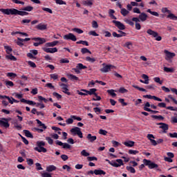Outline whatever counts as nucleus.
<instances>
[{"mask_svg":"<svg viewBox=\"0 0 177 177\" xmlns=\"http://www.w3.org/2000/svg\"><path fill=\"white\" fill-rule=\"evenodd\" d=\"M105 161L106 162H109L110 165L112 167H114L115 168H118V167H121V165H124V162L122 161V159H117L116 160H112L110 161L109 159H106Z\"/></svg>","mask_w":177,"mask_h":177,"instance_id":"f257e3e1","label":"nucleus"},{"mask_svg":"<svg viewBox=\"0 0 177 177\" xmlns=\"http://www.w3.org/2000/svg\"><path fill=\"white\" fill-rule=\"evenodd\" d=\"M71 133L73 135V136H75L77 135L80 139H82L84 138V136L82 135V131H81V128L80 127H75L71 129Z\"/></svg>","mask_w":177,"mask_h":177,"instance_id":"f03ea898","label":"nucleus"},{"mask_svg":"<svg viewBox=\"0 0 177 177\" xmlns=\"http://www.w3.org/2000/svg\"><path fill=\"white\" fill-rule=\"evenodd\" d=\"M147 33H148L149 35L153 37V38H155L156 41H161V39H162V37H161V36H158V32L151 29H148L147 30Z\"/></svg>","mask_w":177,"mask_h":177,"instance_id":"7ed1b4c3","label":"nucleus"},{"mask_svg":"<svg viewBox=\"0 0 177 177\" xmlns=\"http://www.w3.org/2000/svg\"><path fill=\"white\" fill-rule=\"evenodd\" d=\"M143 162L145 165H147L149 169H154V168H158V165L151 162V160H149L147 159L143 160Z\"/></svg>","mask_w":177,"mask_h":177,"instance_id":"20e7f679","label":"nucleus"},{"mask_svg":"<svg viewBox=\"0 0 177 177\" xmlns=\"http://www.w3.org/2000/svg\"><path fill=\"white\" fill-rule=\"evenodd\" d=\"M85 68H88V67H86V66H84V64L80 63V64H77L75 68H72V70L73 71H75V73H76V74H80L81 70H85Z\"/></svg>","mask_w":177,"mask_h":177,"instance_id":"39448f33","label":"nucleus"},{"mask_svg":"<svg viewBox=\"0 0 177 177\" xmlns=\"http://www.w3.org/2000/svg\"><path fill=\"white\" fill-rule=\"evenodd\" d=\"M0 12L4 13V15H16V8H11V9H0Z\"/></svg>","mask_w":177,"mask_h":177,"instance_id":"423d86ee","label":"nucleus"},{"mask_svg":"<svg viewBox=\"0 0 177 177\" xmlns=\"http://www.w3.org/2000/svg\"><path fill=\"white\" fill-rule=\"evenodd\" d=\"M64 39L71 40L73 41V42H75V41H77V37H75V35H74L73 33H68L64 35Z\"/></svg>","mask_w":177,"mask_h":177,"instance_id":"0eeeda50","label":"nucleus"},{"mask_svg":"<svg viewBox=\"0 0 177 177\" xmlns=\"http://www.w3.org/2000/svg\"><path fill=\"white\" fill-rule=\"evenodd\" d=\"M112 23L115 24V27H117L119 30H125V25L124 24L121 23L120 21H112Z\"/></svg>","mask_w":177,"mask_h":177,"instance_id":"6e6552de","label":"nucleus"},{"mask_svg":"<svg viewBox=\"0 0 177 177\" xmlns=\"http://www.w3.org/2000/svg\"><path fill=\"white\" fill-rule=\"evenodd\" d=\"M164 53L166 55L165 59L167 60H171V59H173V57H175L176 56L175 53H171L168 51V50H165Z\"/></svg>","mask_w":177,"mask_h":177,"instance_id":"1a4fd4ad","label":"nucleus"},{"mask_svg":"<svg viewBox=\"0 0 177 177\" xmlns=\"http://www.w3.org/2000/svg\"><path fill=\"white\" fill-rule=\"evenodd\" d=\"M42 50L46 53H56L57 52V48L56 47L53 48L43 47Z\"/></svg>","mask_w":177,"mask_h":177,"instance_id":"9d476101","label":"nucleus"},{"mask_svg":"<svg viewBox=\"0 0 177 177\" xmlns=\"http://www.w3.org/2000/svg\"><path fill=\"white\" fill-rule=\"evenodd\" d=\"M56 145L58 146H63L62 149H71V145H68V143H63L59 140L56 141Z\"/></svg>","mask_w":177,"mask_h":177,"instance_id":"9b49d317","label":"nucleus"},{"mask_svg":"<svg viewBox=\"0 0 177 177\" xmlns=\"http://www.w3.org/2000/svg\"><path fill=\"white\" fill-rule=\"evenodd\" d=\"M114 67H115V66H113V65H106L100 69V72L101 73H109V71H110V69L114 68Z\"/></svg>","mask_w":177,"mask_h":177,"instance_id":"f8f14e48","label":"nucleus"},{"mask_svg":"<svg viewBox=\"0 0 177 177\" xmlns=\"http://www.w3.org/2000/svg\"><path fill=\"white\" fill-rule=\"evenodd\" d=\"M20 101L21 103H26V104H29V106H35L36 104V102H35L34 101L27 100L24 98H21Z\"/></svg>","mask_w":177,"mask_h":177,"instance_id":"ddd939ff","label":"nucleus"},{"mask_svg":"<svg viewBox=\"0 0 177 177\" xmlns=\"http://www.w3.org/2000/svg\"><path fill=\"white\" fill-rule=\"evenodd\" d=\"M86 139L90 142V143H93V142L97 139V137H96V136H92V134L88 133L86 136Z\"/></svg>","mask_w":177,"mask_h":177,"instance_id":"4468645a","label":"nucleus"},{"mask_svg":"<svg viewBox=\"0 0 177 177\" xmlns=\"http://www.w3.org/2000/svg\"><path fill=\"white\" fill-rule=\"evenodd\" d=\"M34 150H35V151H38V153H46V151H48L46 148L44 147H36L34 148Z\"/></svg>","mask_w":177,"mask_h":177,"instance_id":"2eb2a0df","label":"nucleus"},{"mask_svg":"<svg viewBox=\"0 0 177 177\" xmlns=\"http://www.w3.org/2000/svg\"><path fill=\"white\" fill-rule=\"evenodd\" d=\"M3 120H4V121L0 120V125H1L2 127H4V128H9L10 124H9V122H8V119L3 118Z\"/></svg>","mask_w":177,"mask_h":177,"instance_id":"dca6fc26","label":"nucleus"},{"mask_svg":"<svg viewBox=\"0 0 177 177\" xmlns=\"http://www.w3.org/2000/svg\"><path fill=\"white\" fill-rule=\"evenodd\" d=\"M32 39L33 41H36V42H38L39 41V44L40 45H42V44H45V42H46V40L45 39V38H42V37H34Z\"/></svg>","mask_w":177,"mask_h":177,"instance_id":"f3484780","label":"nucleus"},{"mask_svg":"<svg viewBox=\"0 0 177 177\" xmlns=\"http://www.w3.org/2000/svg\"><path fill=\"white\" fill-rule=\"evenodd\" d=\"M140 21H146L147 20V15L145 12H140L139 15Z\"/></svg>","mask_w":177,"mask_h":177,"instance_id":"a211bd4d","label":"nucleus"},{"mask_svg":"<svg viewBox=\"0 0 177 177\" xmlns=\"http://www.w3.org/2000/svg\"><path fill=\"white\" fill-rule=\"evenodd\" d=\"M36 28L37 30H40L41 31H44V30H46L48 28V26L44 24H39L37 26Z\"/></svg>","mask_w":177,"mask_h":177,"instance_id":"6ab92c4d","label":"nucleus"},{"mask_svg":"<svg viewBox=\"0 0 177 177\" xmlns=\"http://www.w3.org/2000/svg\"><path fill=\"white\" fill-rule=\"evenodd\" d=\"M68 78L71 80V81H80V78L78 77L73 75V74H67Z\"/></svg>","mask_w":177,"mask_h":177,"instance_id":"aec40b11","label":"nucleus"},{"mask_svg":"<svg viewBox=\"0 0 177 177\" xmlns=\"http://www.w3.org/2000/svg\"><path fill=\"white\" fill-rule=\"evenodd\" d=\"M19 15V16H27L28 15V12H26V11H20L17 9H15V15Z\"/></svg>","mask_w":177,"mask_h":177,"instance_id":"412c9836","label":"nucleus"},{"mask_svg":"<svg viewBox=\"0 0 177 177\" xmlns=\"http://www.w3.org/2000/svg\"><path fill=\"white\" fill-rule=\"evenodd\" d=\"M57 44H59V41H52V42L46 43L45 46L47 48L48 47L53 48V46H56V45H57Z\"/></svg>","mask_w":177,"mask_h":177,"instance_id":"4be33fe9","label":"nucleus"},{"mask_svg":"<svg viewBox=\"0 0 177 177\" xmlns=\"http://www.w3.org/2000/svg\"><path fill=\"white\" fill-rule=\"evenodd\" d=\"M159 128L163 130L164 133H167V131L169 129V126L168 124L163 123L161 126L159 127Z\"/></svg>","mask_w":177,"mask_h":177,"instance_id":"5701e85b","label":"nucleus"},{"mask_svg":"<svg viewBox=\"0 0 177 177\" xmlns=\"http://www.w3.org/2000/svg\"><path fill=\"white\" fill-rule=\"evenodd\" d=\"M24 133H25V136H26V138H30V139L34 138L32 133H31V132H30L28 130H24Z\"/></svg>","mask_w":177,"mask_h":177,"instance_id":"b1692460","label":"nucleus"},{"mask_svg":"<svg viewBox=\"0 0 177 177\" xmlns=\"http://www.w3.org/2000/svg\"><path fill=\"white\" fill-rule=\"evenodd\" d=\"M147 99H153V100H156L157 102H162L161 98L158 97L156 95H148Z\"/></svg>","mask_w":177,"mask_h":177,"instance_id":"393cba45","label":"nucleus"},{"mask_svg":"<svg viewBox=\"0 0 177 177\" xmlns=\"http://www.w3.org/2000/svg\"><path fill=\"white\" fill-rule=\"evenodd\" d=\"M94 174L95 175H106V171L102 169H95Z\"/></svg>","mask_w":177,"mask_h":177,"instance_id":"a878e982","label":"nucleus"},{"mask_svg":"<svg viewBox=\"0 0 177 177\" xmlns=\"http://www.w3.org/2000/svg\"><path fill=\"white\" fill-rule=\"evenodd\" d=\"M124 146H127V147H133V146L135 145V142L133 141L124 142Z\"/></svg>","mask_w":177,"mask_h":177,"instance_id":"bb28decb","label":"nucleus"},{"mask_svg":"<svg viewBox=\"0 0 177 177\" xmlns=\"http://www.w3.org/2000/svg\"><path fill=\"white\" fill-rule=\"evenodd\" d=\"M83 5L86 6H92L93 5V0L83 1Z\"/></svg>","mask_w":177,"mask_h":177,"instance_id":"cd10ccee","label":"nucleus"},{"mask_svg":"<svg viewBox=\"0 0 177 177\" xmlns=\"http://www.w3.org/2000/svg\"><path fill=\"white\" fill-rule=\"evenodd\" d=\"M47 172H52V171H56V166L50 165L46 167Z\"/></svg>","mask_w":177,"mask_h":177,"instance_id":"c85d7f7f","label":"nucleus"},{"mask_svg":"<svg viewBox=\"0 0 177 177\" xmlns=\"http://www.w3.org/2000/svg\"><path fill=\"white\" fill-rule=\"evenodd\" d=\"M114 13H115V11L114 10H109V15L111 19H113L114 20H117V17L114 16Z\"/></svg>","mask_w":177,"mask_h":177,"instance_id":"c756f323","label":"nucleus"},{"mask_svg":"<svg viewBox=\"0 0 177 177\" xmlns=\"http://www.w3.org/2000/svg\"><path fill=\"white\" fill-rule=\"evenodd\" d=\"M23 42H24L23 39L18 37L16 44L19 46L21 47V46H24V43H23Z\"/></svg>","mask_w":177,"mask_h":177,"instance_id":"7c9ffc66","label":"nucleus"},{"mask_svg":"<svg viewBox=\"0 0 177 177\" xmlns=\"http://www.w3.org/2000/svg\"><path fill=\"white\" fill-rule=\"evenodd\" d=\"M6 59H8V60H12V62H16V60H17V58H16V57H15L13 55H6Z\"/></svg>","mask_w":177,"mask_h":177,"instance_id":"2f4dec72","label":"nucleus"},{"mask_svg":"<svg viewBox=\"0 0 177 177\" xmlns=\"http://www.w3.org/2000/svg\"><path fill=\"white\" fill-rule=\"evenodd\" d=\"M33 10H34V7L30 6H28L24 7V8H22V10H24L25 12H31Z\"/></svg>","mask_w":177,"mask_h":177,"instance_id":"473e14b6","label":"nucleus"},{"mask_svg":"<svg viewBox=\"0 0 177 177\" xmlns=\"http://www.w3.org/2000/svg\"><path fill=\"white\" fill-rule=\"evenodd\" d=\"M16 34H20V35H24V37H28V34H27V32H19V31L12 32L11 33V35H16Z\"/></svg>","mask_w":177,"mask_h":177,"instance_id":"72a5a7b5","label":"nucleus"},{"mask_svg":"<svg viewBox=\"0 0 177 177\" xmlns=\"http://www.w3.org/2000/svg\"><path fill=\"white\" fill-rule=\"evenodd\" d=\"M97 91V89L96 88H91L89 91H86L87 95H95L96 91Z\"/></svg>","mask_w":177,"mask_h":177,"instance_id":"f704fd0d","label":"nucleus"},{"mask_svg":"<svg viewBox=\"0 0 177 177\" xmlns=\"http://www.w3.org/2000/svg\"><path fill=\"white\" fill-rule=\"evenodd\" d=\"M37 123L38 124L39 127H41L43 128V129H46V125H45V124L42 123V122H41V120L37 119L36 120Z\"/></svg>","mask_w":177,"mask_h":177,"instance_id":"c9c22d12","label":"nucleus"},{"mask_svg":"<svg viewBox=\"0 0 177 177\" xmlns=\"http://www.w3.org/2000/svg\"><path fill=\"white\" fill-rule=\"evenodd\" d=\"M147 12L148 13H150V15H152V16H156V17H158L160 16V15L158 14V12H154V11H151V10H150V9H148V10H147Z\"/></svg>","mask_w":177,"mask_h":177,"instance_id":"e433bc0d","label":"nucleus"},{"mask_svg":"<svg viewBox=\"0 0 177 177\" xmlns=\"http://www.w3.org/2000/svg\"><path fill=\"white\" fill-rule=\"evenodd\" d=\"M120 13H121V15H122V16L125 17V16H127V15L129 14V11H128V10H127L125 8H122Z\"/></svg>","mask_w":177,"mask_h":177,"instance_id":"4c0bfd02","label":"nucleus"},{"mask_svg":"<svg viewBox=\"0 0 177 177\" xmlns=\"http://www.w3.org/2000/svg\"><path fill=\"white\" fill-rule=\"evenodd\" d=\"M4 49H6V52L8 53V55H10V52L13 50V49H12V48L9 46H5Z\"/></svg>","mask_w":177,"mask_h":177,"instance_id":"58836bf2","label":"nucleus"},{"mask_svg":"<svg viewBox=\"0 0 177 177\" xmlns=\"http://www.w3.org/2000/svg\"><path fill=\"white\" fill-rule=\"evenodd\" d=\"M167 18L171 19V20H177V17L171 12L167 15Z\"/></svg>","mask_w":177,"mask_h":177,"instance_id":"ea45409f","label":"nucleus"},{"mask_svg":"<svg viewBox=\"0 0 177 177\" xmlns=\"http://www.w3.org/2000/svg\"><path fill=\"white\" fill-rule=\"evenodd\" d=\"M59 86L62 87V89L64 90L66 89V91H68V86L64 83H59Z\"/></svg>","mask_w":177,"mask_h":177,"instance_id":"a19ab883","label":"nucleus"},{"mask_svg":"<svg viewBox=\"0 0 177 177\" xmlns=\"http://www.w3.org/2000/svg\"><path fill=\"white\" fill-rule=\"evenodd\" d=\"M143 109L145 111H149V113H152V114H157L158 113V111H153L150 108L144 107Z\"/></svg>","mask_w":177,"mask_h":177,"instance_id":"79ce46f5","label":"nucleus"},{"mask_svg":"<svg viewBox=\"0 0 177 177\" xmlns=\"http://www.w3.org/2000/svg\"><path fill=\"white\" fill-rule=\"evenodd\" d=\"M126 169H127V171H129L131 174H135V172H136V171L135 170V168H133V167H131V166H127L126 167Z\"/></svg>","mask_w":177,"mask_h":177,"instance_id":"37998d69","label":"nucleus"},{"mask_svg":"<svg viewBox=\"0 0 177 177\" xmlns=\"http://www.w3.org/2000/svg\"><path fill=\"white\" fill-rule=\"evenodd\" d=\"M81 52L83 55H85V53H90V55L92 54V53L91 52V50H89L88 48H83L81 49Z\"/></svg>","mask_w":177,"mask_h":177,"instance_id":"c03bdc74","label":"nucleus"},{"mask_svg":"<svg viewBox=\"0 0 177 177\" xmlns=\"http://www.w3.org/2000/svg\"><path fill=\"white\" fill-rule=\"evenodd\" d=\"M114 92L115 91L113 89L107 90V93H109L112 97H115V96H117V94Z\"/></svg>","mask_w":177,"mask_h":177,"instance_id":"a18cd8bd","label":"nucleus"},{"mask_svg":"<svg viewBox=\"0 0 177 177\" xmlns=\"http://www.w3.org/2000/svg\"><path fill=\"white\" fill-rule=\"evenodd\" d=\"M164 71H165V73H174V71H175V70L172 68H168L167 66L164 67Z\"/></svg>","mask_w":177,"mask_h":177,"instance_id":"49530a36","label":"nucleus"},{"mask_svg":"<svg viewBox=\"0 0 177 177\" xmlns=\"http://www.w3.org/2000/svg\"><path fill=\"white\" fill-rule=\"evenodd\" d=\"M142 77L144 80H145L144 81V84H149V76H147V75H146V74H142Z\"/></svg>","mask_w":177,"mask_h":177,"instance_id":"de8ad7c7","label":"nucleus"},{"mask_svg":"<svg viewBox=\"0 0 177 177\" xmlns=\"http://www.w3.org/2000/svg\"><path fill=\"white\" fill-rule=\"evenodd\" d=\"M151 118H154L155 120H164V117L162 115H152Z\"/></svg>","mask_w":177,"mask_h":177,"instance_id":"09e8293b","label":"nucleus"},{"mask_svg":"<svg viewBox=\"0 0 177 177\" xmlns=\"http://www.w3.org/2000/svg\"><path fill=\"white\" fill-rule=\"evenodd\" d=\"M112 35L113 37H115L116 38H121V37H125V35H123L122 33H120V34H118L117 32H113L112 33Z\"/></svg>","mask_w":177,"mask_h":177,"instance_id":"8fccbe9b","label":"nucleus"},{"mask_svg":"<svg viewBox=\"0 0 177 177\" xmlns=\"http://www.w3.org/2000/svg\"><path fill=\"white\" fill-rule=\"evenodd\" d=\"M133 88H135L136 89H138V91H140L141 92H146V89L143 88H140L138 86H136L135 84L132 85Z\"/></svg>","mask_w":177,"mask_h":177,"instance_id":"3c124183","label":"nucleus"},{"mask_svg":"<svg viewBox=\"0 0 177 177\" xmlns=\"http://www.w3.org/2000/svg\"><path fill=\"white\" fill-rule=\"evenodd\" d=\"M76 44H82V45H86V46H89V43H88L87 41L80 40L79 41H77Z\"/></svg>","mask_w":177,"mask_h":177,"instance_id":"603ef678","label":"nucleus"},{"mask_svg":"<svg viewBox=\"0 0 177 177\" xmlns=\"http://www.w3.org/2000/svg\"><path fill=\"white\" fill-rule=\"evenodd\" d=\"M5 84L6 85V86H8V88H9V86H14V85H15V84H13V82L9 81V80H6L5 82Z\"/></svg>","mask_w":177,"mask_h":177,"instance_id":"864d4df0","label":"nucleus"},{"mask_svg":"<svg viewBox=\"0 0 177 177\" xmlns=\"http://www.w3.org/2000/svg\"><path fill=\"white\" fill-rule=\"evenodd\" d=\"M82 156L84 157H89L90 153L88 152H86V150L84 149L81 151Z\"/></svg>","mask_w":177,"mask_h":177,"instance_id":"5fc2aeb1","label":"nucleus"},{"mask_svg":"<svg viewBox=\"0 0 177 177\" xmlns=\"http://www.w3.org/2000/svg\"><path fill=\"white\" fill-rule=\"evenodd\" d=\"M73 31H75V32H77V34H82L84 32V30L78 28H74Z\"/></svg>","mask_w":177,"mask_h":177,"instance_id":"6e6d98bb","label":"nucleus"},{"mask_svg":"<svg viewBox=\"0 0 177 177\" xmlns=\"http://www.w3.org/2000/svg\"><path fill=\"white\" fill-rule=\"evenodd\" d=\"M37 147H44L45 146V142L44 141H37Z\"/></svg>","mask_w":177,"mask_h":177,"instance_id":"4d7b16f0","label":"nucleus"},{"mask_svg":"<svg viewBox=\"0 0 177 177\" xmlns=\"http://www.w3.org/2000/svg\"><path fill=\"white\" fill-rule=\"evenodd\" d=\"M86 62H89L90 63H95V62H96V59L95 58H91V57H86Z\"/></svg>","mask_w":177,"mask_h":177,"instance_id":"13d9d810","label":"nucleus"},{"mask_svg":"<svg viewBox=\"0 0 177 177\" xmlns=\"http://www.w3.org/2000/svg\"><path fill=\"white\" fill-rule=\"evenodd\" d=\"M98 133H100V135H103L104 136H106V135H107L108 132L106 130H103V129H100L99 130Z\"/></svg>","mask_w":177,"mask_h":177,"instance_id":"bf43d9fd","label":"nucleus"},{"mask_svg":"<svg viewBox=\"0 0 177 177\" xmlns=\"http://www.w3.org/2000/svg\"><path fill=\"white\" fill-rule=\"evenodd\" d=\"M153 81H155V82H157V84H160V85H162V80H161L160 77H154Z\"/></svg>","mask_w":177,"mask_h":177,"instance_id":"052dcab7","label":"nucleus"},{"mask_svg":"<svg viewBox=\"0 0 177 177\" xmlns=\"http://www.w3.org/2000/svg\"><path fill=\"white\" fill-rule=\"evenodd\" d=\"M87 160L88 161H97V158L95 156H88Z\"/></svg>","mask_w":177,"mask_h":177,"instance_id":"680f3d73","label":"nucleus"},{"mask_svg":"<svg viewBox=\"0 0 177 177\" xmlns=\"http://www.w3.org/2000/svg\"><path fill=\"white\" fill-rule=\"evenodd\" d=\"M118 102H120L122 106H128V103L125 102V100H124V98L119 99Z\"/></svg>","mask_w":177,"mask_h":177,"instance_id":"e2e57ef3","label":"nucleus"},{"mask_svg":"<svg viewBox=\"0 0 177 177\" xmlns=\"http://www.w3.org/2000/svg\"><path fill=\"white\" fill-rule=\"evenodd\" d=\"M124 46L127 48L128 49H131L132 48V42L131 41H127L125 43Z\"/></svg>","mask_w":177,"mask_h":177,"instance_id":"0e129e2a","label":"nucleus"},{"mask_svg":"<svg viewBox=\"0 0 177 177\" xmlns=\"http://www.w3.org/2000/svg\"><path fill=\"white\" fill-rule=\"evenodd\" d=\"M28 66H30V67H32V68H35V67H37V65L35 64V63H34L32 61H28Z\"/></svg>","mask_w":177,"mask_h":177,"instance_id":"69168bd1","label":"nucleus"},{"mask_svg":"<svg viewBox=\"0 0 177 177\" xmlns=\"http://www.w3.org/2000/svg\"><path fill=\"white\" fill-rule=\"evenodd\" d=\"M119 92H120V93H128V90H127L125 88H124V87H121V88H120V89H119Z\"/></svg>","mask_w":177,"mask_h":177,"instance_id":"338daca9","label":"nucleus"},{"mask_svg":"<svg viewBox=\"0 0 177 177\" xmlns=\"http://www.w3.org/2000/svg\"><path fill=\"white\" fill-rule=\"evenodd\" d=\"M42 177H53L52 175L48 172L41 174Z\"/></svg>","mask_w":177,"mask_h":177,"instance_id":"774afa93","label":"nucleus"}]
</instances>
